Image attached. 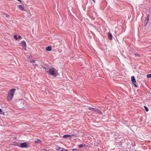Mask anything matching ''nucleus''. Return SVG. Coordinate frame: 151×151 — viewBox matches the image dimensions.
Masks as SVG:
<instances>
[{"mask_svg": "<svg viewBox=\"0 0 151 151\" xmlns=\"http://www.w3.org/2000/svg\"><path fill=\"white\" fill-rule=\"evenodd\" d=\"M20 44L22 45L24 49L26 50L27 47V45L25 42L23 40L20 42Z\"/></svg>", "mask_w": 151, "mask_h": 151, "instance_id": "4", "label": "nucleus"}, {"mask_svg": "<svg viewBox=\"0 0 151 151\" xmlns=\"http://www.w3.org/2000/svg\"><path fill=\"white\" fill-rule=\"evenodd\" d=\"M131 81H132V76L131 77Z\"/></svg>", "mask_w": 151, "mask_h": 151, "instance_id": "27", "label": "nucleus"}, {"mask_svg": "<svg viewBox=\"0 0 151 151\" xmlns=\"http://www.w3.org/2000/svg\"><path fill=\"white\" fill-rule=\"evenodd\" d=\"M21 38V36H18V38Z\"/></svg>", "mask_w": 151, "mask_h": 151, "instance_id": "24", "label": "nucleus"}, {"mask_svg": "<svg viewBox=\"0 0 151 151\" xmlns=\"http://www.w3.org/2000/svg\"><path fill=\"white\" fill-rule=\"evenodd\" d=\"M6 17H9V15H7V14H6Z\"/></svg>", "mask_w": 151, "mask_h": 151, "instance_id": "25", "label": "nucleus"}, {"mask_svg": "<svg viewBox=\"0 0 151 151\" xmlns=\"http://www.w3.org/2000/svg\"><path fill=\"white\" fill-rule=\"evenodd\" d=\"M15 91L16 89L14 88L10 90L9 91L8 93L7 96V99L8 100L10 101L12 99Z\"/></svg>", "mask_w": 151, "mask_h": 151, "instance_id": "1", "label": "nucleus"}, {"mask_svg": "<svg viewBox=\"0 0 151 151\" xmlns=\"http://www.w3.org/2000/svg\"><path fill=\"white\" fill-rule=\"evenodd\" d=\"M40 151H47L45 149H43L41 150Z\"/></svg>", "mask_w": 151, "mask_h": 151, "instance_id": "21", "label": "nucleus"}, {"mask_svg": "<svg viewBox=\"0 0 151 151\" xmlns=\"http://www.w3.org/2000/svg\"><path fill=\"white\" fill-rule=\"evenodd\" d=\"M89 109L92 111H96L99 114H101V112L98 109L96 108H94L92 107H90L89 108Z\"/></svg>", "mask_w": 151, "mask_h": 151, "instance_id": "3", "label": "nucleus"}, {"mask_svg": "<svg viewBox=\"0 0 151 151\" xmlns=\"http://www.w3.org/2000/svg\"><path fill=\"white\" fill-rule=\"evenodd\" d=\"M135 56L137 58H138L139 57V55L137 53H135Z\"/></svg>", "mask_w": 151, "mask_h": 151, "instance_id": "18", "label": "nucleus"}, {"mask_svg": "<svg viewBox=\"0 0 151 151\" xmlns=\"http://www.w3.org/2000/svg\"><path fill=\"white\" fill-rule=\"evenodd\" d=\"M14 37L16 40H17L18 39V38L17 37V36L16 35H15L14 36Z\"/></svg>", "mask_w": 151, "mask_h": 151, "instance_id": "19", "label": "nucleus"}, {"mask_svg": "<svg viewBox=\"0 0 151 151\" xmlns=\"http://www.w3.org/2000/svg\"><path fill=\"white\" fill-rule=\"evenodd\" d=\"M46 49V50L48 51H50L52 50V47L50 46L47 47Z\"/></svg>", "mask_w": 151, "mask_h": 151, "instance_id": "12", "label": "nucleus"}, {"mask_svg": "<svg viewBox=\"0 0 151 151\" xmlns=\"http://www.w3.org/2000/svg\"><path fill=\"white\" fill-rule=\"evenodd\" d=\"M108 35L109 39L110 40H112L113 39V37L112 36L111 33L110 32H108Z\"/></svg>", "mask_w": 151, "mask_h": 151, "instance_id": "10", "label": "nucleus"}, {"mask_svg": "<svg viewBox=\"0 0 151 151\" xmlns=\"http://www.w3.org/2000/svg\"><path fill=\"white\" fill-rule=\"evenodd\" d=\"M2 111V110L1 109H0V113H1V112Z\"/></svg>", "mask_w": 151, "mask_h": 151, "instance_id": "23", "label": "nucleus"}, {"mask_svg": "<svg viewBox=\"0 0 151 151\" xmlns=\"http://www.w3.org/2000/svg\"><path fill=\"white\" fill-rule=\"evenodd\" d=\"M18 9L22 11H25V8L24 6L22 5H19L18 6Z\"/></svg>", "mask_w": 151, "mask_h": 151, "instance_id": "5", "label": "nucleus"}, {"mask_svg": "<svg viewBox=\"0 0 151 151\" xmlns=\"http://www.w3.org/2000/svg\"><path fill=\"white\" fill-rule=\"evenodd\" d=\"M72 150H73V151H76L77 150V149H73Z\"/></svg>", "mask_w": 151, "mask_h": 151, "instance_id": "22", "label": "nucleus"}, {"mask_svg": "<svg viewBox=\"0 0 151 151\" xmlns=\"http://www.w3.org/2000/svg\"><path fill=\"white\" fill-rule=\"evenodd\" d=\"M147 78H151V73L147 74Z\"/></svg>", "mask_w": 151, "mask_h": 151, "instance_id": "17", "label": "nucleus"}, {"mask_svg": "<svg viewBox=\"0 0 151 151\" xmlns=\"http://www.w3.org/2000/svg\"><path fill=\"white\" fill-rule=\"evenodd\" d=\"M83 144H80L79 145V147L80 148H82L83 147Z\"/></svg>", "mask_w": 151, "mask_h": 151, "instance_id": "16", "label": "nucleus"}, {"mask_svg": "<svg viewBox=\"0 0 151 151\" xmlns=\"http://www.w3.org/2000/svg\"><path fill=\"white\" fill-rule=\"evenodd\" d=\"M48 72L49 75L54 77L57 76L58 74L57 70L53 68H50Z\"/></svg>", "mask_w": 151, "mask_h": 151, "instance_id": "2", "label": "nucleus"}, {"mask_svg": "<svg viewBox=\"0 0 151 151\" xmlns=\"http://www.w3.org/2000/svg\"><path fill=\"white\" fill-rule=\"evenodd\" d=\"M95 0H92L93 1L94 3H95Z\"/></svg>", "mask_w": 151, "mask_h": 151, "instance_id": "26", "label": "nucleus"}, {"mask_svg": "<svg viewBox=\"0 0 151 151\" xmlns=\"http://www.w3.org/2000/svg\"><path fill=\"white\" fill-rule=\"evenodd\" d=\"M20 147L22 148H26L27 147V145L26 143H22L20 145Z\"/></svg>", "mask_w": 151, "mask_h": 151, "instance_id": "7", "label": "nucleus"}, {"mask_svg": "<svg viewBox=\"0 0 151 151\" xmlns=\"http://www.w3.org/2000/svg\"><path fill=\"white\" fill-rule=\"evenodd\" d=\"M35 142L36 144H41L42 141L39 139H35Z\"/></svg>", "mask_w": 151, "mask_h": 151, "instance_id": "9", "label": "nucleus"}, {"mask_svg": "<svg viewBox=\"0 0 151 151\" xmlns=\"http://www.w3.org/2000/svg\"><path fill=\"white\" fill-rule=\"evenodd\" d=\"M149 15H147V18H146V19H145V25H146L147 24L149 21Z\"/></svg>", "mask_w": 151, "mask_h": 151, "instance_id": "8", "label": "nucleus"}, {"mask_svg": "<svg viewBox=\"0 0 151 151\" xmlns=\"http://www.w3.org/2000/svg\"><path fill=\"white\" fill-rule=\"evenodd\" d=\"M83 147H85L86 148L88 147L87 145H86L85 144H83Z\"/></svg>", "mask_w": 151, "mask_h": 151, "instance_id": "20", "label": "nucleus"}, {"mask_svg": "<svg viewBox=\"0 0 151 151\" xmlns=\"http://www.w3.org/2000/svg\"><path fill=\"white\" fill-rule=\"evenodd\" d=\"M144 106V108L145 109V111L146 112H148L149 111V109H148V108L145 106Z\"/></svg>", "mask_w": 151, "mask_h": 151, "instance_id": "15", "label": "nucleus"}, {"mask_svg": "<svg viewBox=\"0 0 151 151\" xmlns=\"http://www.w3.org/2000/svg\"><path fill=\"white\" fill-rule=\"evenodd\" d=\"M60 151H68L67 150L61 147H60L59 149Z\"/></svg>", "mask_w": 151, "mask_h": 151, "instance_id": "14", "label": "nucleus"}, {"mask_svg": "<svg viewBox=\"0 0 151 151\" xmlns=\"http://www.w3.org/2000/svg\"><path fill=\"white\" fill-rule=\"evenodd\" d=\"M73 135H65L63 136V137L64 138H67L68 137H72Z\"/></svg>", "mask_w": 151, "mask_h": 151, "instance_id": "13", "label": "nucleus"}, {"mask_svg": "<svg viewBox=\"0 0 151 151\" xmlns=\"http://www.w3.org/2000/svg\"><path fill=\"white\" fill-rule=\"evenodd\" d=\"M31 63H32L33 65L34 66H37V65L36 63H35V61L34 60H32L30 61V62Z\"/></svg>", "mask_w": 151, "mask_h": 151, "instance_id": "11", "label": "nucleus"}, {"mask_svg": "<svg viewBox=\"0 0 151 151\" xmlns=\"http://www.w3.org/2000/svg\"><path fill=\"white\" fill-rule=\"evenodd\" d=\"M136 80L134 76H133V84L135 87H137V85L136 84Z\"/></svg>", "mask_w": 151, "mask_h": 151, "instance_id": "6", "label": "nucleus"}]
</instances>
